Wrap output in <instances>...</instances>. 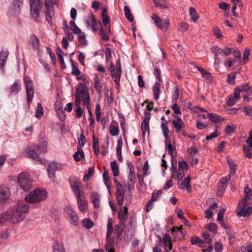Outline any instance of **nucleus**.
<instances>
[{
    "label": "nucleus",
    "instance_id": "nucleus-1",
    "mask_svg": "<svg viewBox=\"0 0 252 252\" xmlns=\"http://www.w3.org/2000/svg\"><path fill=\"white\" fill-rule=\"evenodd\" d=\"M30 207L24 203H20L12 207L9 212L0 215V223L10 220L13 223H19L25 217V214L29 212Z\"/></svg>",
    "mask_w": 252,
    "mask_h": 252
},
{
    "label": "nucleus",
    "instance_id": "nucleus-2",
    "mask_svg": "<svg viewBox=\"0 0 252 252\" xmlns=\"http://www.w3.org/2000/svg\"><path fill=\"white\" fill-rule=\"evenodd\" d=\"M47 197V192L45 189L36 188L25 196V199L29 203H36L45 200Z\"/></svg>",
    "mask_w": 252,
    "mask_h": 252
},
{
    "label": "nucleus",
    "instance_id": "nucleus-3",
    "mask_svg": "<svg viewBox=\"0 0 252 252\" xmlns=\"http://www.w3.org/2000/svg\"><path fill=\"white\" fill-rule=\"evenodd\" d=\"M81 87H82V89H84L85 90H87V88L86 86L83 84V83H79L78 86L76 88V91L75 93V105L77 107V109L75 110L76 112V117L77 118H80L81 117L83 111L82 109L81 108V101H82V96L81 94Z\"/></svg>",
    "mask_w": 252,
    "mask_h": 252
},
{
    "label": "nucleus",
    "instance_id": "nucleus-4",
    "mask_svg": "<svg viewBox=\"0 0 252 252\" xmlns=\"http://www.w3.org/2000/svg\"><path fill=\"white\" fill-rule=\"evenodd\" d=\"M42 0H29L30 5V14L34 21L38 23L40 21L39 19L40 11L41 8V1Z\"/></svg>",
    "mask_w": 252,
    "mask_h": 252
},
{
    "label": "nucleus",
    "instance_id": "nucleus-5",
    "mask_svg": "<svg viewBox=\"0 0 252 252\" xmlns=\"http://www.w3.org/2000/svg\"><path fill=\"white\" fill-rule=\"evenodd\" d=\"M113 231L112 219L109 218L107 224L106 241L105 248L108 252H114V243L111 240V235Z\"/></svg>",
    "mask_w": 252,
    "mask_h": 252
},
{
    "label": "nucleus",
    "instance_id": "nucleus-6",
    "mask_svg": "<svg viewBox=\"0 0 252 252\" xmlns=\"http://www.w3.org/2000/svg\"><path fill=\"white\" fill-rule=\"evenodd\" d=\"M18 182L20 188L24 190H28L32 187V181L27 172L20 173L18 177Z\"/></svg>",
    "mask_w": 252,
    "mask_h": 252
},
{
    "label": "nucleus",
    "instance_id": "nucleus-7",
    "mask_svg": "<svg viewBox=\"0 0 252 252\" xmlns=\"http://www.w3.org/2000/svg\"><path fill=\"white\" fill-rule=\"evenodd\" d=\"M57 0H45V18L46 20L50 25L52 24V19L54 16L55 12L54 8V3L56 2Z\"/></svg>",
    "mask_w": 252,
    "mask_h": 252
},
{
    "label": "nucleus",
    "instance_id": "nucleus-8",
    "mask_svg": "<svg viewBox=\"0 0 252 252\" xmlns=\"http://www.w3.org/2000/svg\"><path fill=\"white\" fill-rule=\"evenodd\" d=\"M110 70L112 77L115 78L114 82L118 86H119L122 72L120 61L118 60L116 61L115 63V68L113 64L112 63L110 67Z\"/></svg>",
    "mask_w": 252,
    "mask_h": 252
},
{
    "label": "nucleus",
    "instance_id": "nucleus-9",
    "mask_svg": "<svg viewBox=\"0 0 252 252\" xmlns=\"http://www.w3.org/2000/svg\"><path fill=\"white\" fill-rule=\"evenodd\" d=\"M170 171L172 173L171 177L178 180V184L180 185V182L182 181L185 176V171L182 169H176V160H174L173 158L171 160Z\"/></svg>",
    "mask_w": 252,
    "mask_h": 252
},
{
    "label": "nucleus",
    "instance_id": "nucleus-10",
    "mask_svg": "<svg viewBox=\"0 0 252 252\" xmlns=\"http://www.w3.org/2000/svg\"><path fill=\"white\" fill-rule=\"evenodd\" d=\"M24 84L26 89L27 100L29 105L32 102L33 97L34 90L32 80L29 77L24 78Z\"/></svg>",
    "mask_w": 252,
    "mask_h": 252
},
{
    "label": "nucleus",
    "instance_id": "nucleus-11",
    "mask_svg": "<svg viewBox=\"0 0 252 252\" xmlns=\"http://www.w3.org/2000/svg\"><path fill=\"white\" fill-rule=\"evenodd\" d=\"M247 86V84L244 83L236 88L233 95H231L229 97L227 105L230 106H233L240 99V93L243 92L245 88Z\"/></svg>",
    "mask_w": 252,
    "mask_h": 252
},
{
    "label": "nucleus",
    "instance_id": "nucleus-12",
    "mask_svg": "<svg viewBox=\"0 0 252 252\" xmlns=\"http://www.w3.org/2000/svg\"><path fill=\"white\" fill-rule=\"evenodd\" d=\"M65 212L67 215V219L69 223L74 226H77L79 223L78 217L70 205H67L65 207Z\"/></svg>",
    "mask_w": 252,
    "mask_h": 252
},
{
    "label": "nucleus",
    "instance_id": "nucleus-13",
    "mask_svg": "<svg viewBox=\"0 0 252 252\" xmlns=\"http://www.w3.org/2000/svg\"><path fill=\"white\" fill-rule=\"evenodd\" d=\"M211 51L215 56V60L218 62H220V56H227L230 55L232 52L231 48L225 47L221 49L218 46H213L211 48Z\"/></svg>",
    "mask_w": 252,
    "mask_h": 252
},
{
    "label": "nucleus",
    "instance_id": "nucleus-14",
    "mask_svg": "<svg viewBox=\"0 0 252 252\" xmlns=\"http://www.w3.org/2000/svg\"><path fill=\"white\" fill-rule=\"evenodd\" d=\"M151 18L154 21L156 26L161 30H166L169 25V20L167 18L163 20L156 14H152Z\"/></svg>",
    "mask_w": 252,
    "mask_h": 252
},
{
    "label": "nucleus",
    "instance_id": "nucleus-15",
    "mask_svg": "<svg viewBox=\"0 0 252 252\" xmlns=\"http://www.w3.org/2000/svg\"><path fill=\"white\" fill-rule=\"evenodd\" d=\"M71 189L75 196L81 194L79 189L80 183L78 178L75 176H72L69 179Z\"/></svg>",
    "mask_w": 252,
    "mask_h": 252
},
{
    "label": "nucleus",
    "instance_id": "nucleus-16",
    "mask_svg": "<svg viewBox=\"0 0 252 252\" xmlns=\"http://www.w3.org/2000/svg\"><path fill=\"white\" fill-rule=\"evenodd\" d=\"M86 25L88 28H92L94 32L98 29L101 28V23L96 21L92 14L86 20Z\"/></svg>",
    "mask_w": 252,
    "mask_h": 252
},
{
    "label": "nucleus",
    "instance_id": "nucleus-17",
    "mask_svg": "<svg viewBox=\"0 0 252 252\" xmlns=\"http://www.w3.org/2000/svg\"><path fill=\"white\" fill-rule=\"evenodd\" d=\"M81 94L82 96V103L84 106H86L88 110V112L89 114V118L93 117V114L90 110V96L89 94V93L87 90H85V89H82V87H81Z\"/></svg>",
    "mask_w": 252,
    "mask_h": 252
},
{
    "label": "nucleus",
    "instance_id": "nucleus-18",
    "mask_svg": "<svg viewBox=\"0 0 252 252\" xmlns=\"http://www.w3.org/2000/svg\"><path fill=\"white\" fill-rule=\"evenodd\" d=\"M127 211V207L124 206L123 208H121L118 212L119 223L124 227H126V223L128 218Z\"/></svg>",
    "mask_w": 252,
    "mask_h": 252
},
{
    "label": "nucleus",
    "instance_id": "nucleus-19",
    "mask_svg": "<svg viewBox=\"0 0 252 252\" xmlns=\"http://www.w3.org/2000/svg\"><path fill=\"white\" fill-rule=\"evenodd\" d=\"M247 204L242 201L239 203L238 207L240 211L237 213V214L240 216H248L252 213V206H247Z\"/></svg>",
    "mask_w": 252,
    "mask_h": 252
},
{
    "label": "nucleus",
    "instance_id": "nucleus-20",
    "mask_svg": "<svg viewBox=\"0 0 252 252\" xmlns=\"http://www.w3.org/2000/svg\"><path fill=\"white\" fill-rule=\"evenodd\" d=\"M24 157L31 158H36L38 157V153L36 145H32L26 148L23 152Z\"/></svg>",
    "mask_w": 252,
    "mask_h": 252
},
{
    "label": "nucleus",
    "instance_id": "nucleus-21",
    "mask_svg": "<svg viewBox=\"0 0 252 252\" xmlns=\"http://www.w3.org/2000/svg\"><path fill=\"white\" fill-rule=\"evenodd\" d=\"M160 242L163 243L165 251L168 252L170 251L172 249V243L171 238L168 234L163 235L162 238L158 236Z\"/></svg>",
    "mask_w": 252,
    "mask_h": 252
},
{
    "label": "nucleus",
    "instance_id": "nucleus-22",
    "mask_svg": "<svg viewBox=\"0 0 252 252\" xmlns=\"http://www.w3.org/2000/svg\"><path fill=\"white\" fill-rule=\"evenodd\" d=\"M77 198V205L79 210L83 213L86 212L87 207V202L83 194H81L76 196Z\"/></svg>",
    "mask_w": 252,
    "mask_h": 252
},
{
    "label": "nucleus",
    "instance_id": "nucleus-23",
    "mask_svg": "<svg viewBox=\"0 0 252 252\" xmlns=\"http://www.w3.org/2000/svg\"><path fill=\"white\" fill-rule=\"evenodd\" d=\"M172 124L175 129V132L178 133L180 132L181 129L185 127V123L179 116L175 117V120L172 121Z\"/></svg>",
    "mask_w": 252,
    "mask_h": 252
},
{
    "label": "nucleus",
    "instance_id": "nucleus-24",
    "mask_svg": "<svg viewBox=\"0 0 252 252\" xmlns=\"http://www.w3.org/2000/svg\"><path fill=\"white\" fill-rule=\"evenodd\" d=\"M58 168V166L56 162H51L48 165L47 171L48 177L50 179H54L55 178V173Z\"/></svg>",
    "mask_w": 252,
    "mask_h": 252
},
{
    "label": "nucleus",
    "instance_id": "nucleus-25",
    "mask_svg": "<svg viewBox=\"0 0 252 252\" xmlns=\"http://www.w3.org/2000/svg\"><path fill=\"white\" fill-rule=\"evenodd\" d=\"M116 196L117 204L119 206H121L123 205L124 200L125 189L123 187L117 188Z\"/></svg>",
    "mask_w": 252,
    "mask_h": 252
},
{
    "label": "nucleus",
    "instance_id": "nucleus-26",
    "mask_svg": "<svg viewBox=\"0 0 252 252\" xmlns=\"http://www.w3.org/2000/svg\"><path fill=\"white\" fill-rule=\"evenodd\" d=\"M55 109L61 121L63 122L65 118V115L63 107L60 102H57L55 105Z\"/></svg>",
    "mask_w": 252,
    "mask_h": 252
},
{
    "label": "nucleus",
    "instance_id": "nucleus-27",
    "mask_svg": "<svg viewBox=\"0 0 252 252\" xmlns=\"http://www.w3.org/2000/svg\"><path fill=\"white\" fill-rule=\"evenodd\" d=\"M10 196V191L7 187H0V202L6 200Z\"/></svg>",
    "mask_w": 252,
    "mask_h": 252
},
{
    "label": "nucleus",
    "instance_id": "nucleus-28",
    "mask_svg": "<svg viewBox=\"0 0 252 252\" xmlns=\"http://www.w3.org/2000/svg\"><path fill=\"white\" fill-rule=\"evenodd\" d=\"M73 33L77 35L78 40L82 45L84 46L87 45V41L86 39L85 34V33L81 32V29L78 27H76L75 31Z\"/></svg>",
    "mask_w": 252,
    "mask_h": 252
},
{
    "label": "nucleus",
    "instance_id": "nucleus-29",
    "mask_svg": "<svg viewBox=\"0 0 252 252\" xmlns=\"http://www.w3.org/2000/svg\"><path fill=\"white\" fill-rule=\"evenodd\" d=\"M245 198L242 201L245 203L250 204L252 202V190L247 186L244 189Z\"/></svg>",
    "mask_w": 252,
    "mask_h": 252
},
{
    "label": "nucleus",
    "instance_id": "nucleus-30",
    "mask_svg": "<svg viewBox=\"0 0 252 252\" xmlns=\"http://www.w3.org/2000/svg\"><path fill=\"white\" fill-rule=\"evenodd\" d=\"M160 83L159 81H156L154 85L152 87V91L154 94V98L157 101L159 99L160 94Z\"/></svg>",
    "mask_w": 252,
    "mask_h": 252
},
{
    "label": "nucleus",
    "instance_id": "nucleus-31",
    "mask_svg": "<svg viewBox=\"0 0 252 252\" xmlns=\"http://www.w3.org/2000/svg\"><path fill=\"white\" fill-rule=\"evenodd\" d=\"M9 54L7 50H2L0 52V67L3 70Z\"/></svg>",
    "mask_w": 252,
    "mask_h": 252
},
{
    "label": "nucleus",
    "instance_id": "nucleus-32",
    "mask_svg": "<svg viewBox=\"0 0 252 252\" xmlns=\"http://www.w3.org/2000/svg\"><path fill=\"white\" fill-rule=\"evenodd\" d=\"M195 67L201 73L202 76L205 79L210 81L212 80L213 76L210 73L205 70L202 67L195 65Z\"/></svg>",
    "mask_w": 252,
    "mask_h": 252
},
{
    "label": "nucleus",
    "instance_id": "nucleus-33",
    "mask_svg": "<svg viewBox=\"0 0 252 252\" xmlns=\"http://www.w3.org/2000/svg\"><path fill=\"white\" fill-rule=\"evenodd\" d=\"M230 176H229V175L226 178H222L219 181V184L220 185H219V191H221V194H222L226 188L228 181L230 179Z\"/></svg>",
    "mask_w": 252,
    "mask_h": 252
},
{
    "label": "nucleus",
    "instance_id": "nucleus-34",
    "mask_svg": "<svg viewBox=\"0 0 252 252\" xmlns=\"http://www.w3.org/2000/svg\"><path fill=\"white\" fill-rule=\"evenodd\" d=\"M207 115L210 120L214 123H219L224 121V119L218 114L208 113Z\"/></svg>",
    "mask_w": 252,
    "mask_h": 252
},
{
    "label": "nucleus",
    "instance_id": "nucleus-35",
    "mask_svg": "<svg viewBox=\"0 0 252 252\" xmlns=\"http://www.w3.org/2000/svg\"><path fill=\"white\" fill-rule=\"evenodd\" d=\"M168 124V121L162 122L160 126L162 133L166 140H167L169 138V130L167 126Z\"/></svg>",
    "mask_w": 252,
    "mask_h": 252
},
{
    "label": "nucleus",
    "instance_id": "nucleus-36",
    "mask_svg": "<svg viewBox=\"0 0 252 252\" xmlns=\"http://www.w3.org/2000/svg\"><path fill=\"white\" fill-rule=\"evenodd\" d=\"M190 177H187L185 178L184 182H180V185H178L179 186V189H183V186L185 187V188L189 191L191 189V186L190 185Z\"/></svg>",
    "mask_w": 252,
    "mask_h": 252
},
{
    "label": "nucleus",
    "instance_id": "nucleus-37",
    "mask_svg": "<svg viewBox=\"0 0 252 252\" xmlns=\"http://www.w3.org/2000/svg\"><path fill=\"white\" fill-rule=\"evenodd\" d=\"M92 201L94 207L98 208L100 206V196L96 192H93L91 195Z\"/></svg>",
    "mask_w": 252,
    "mask_h": 252
},
{
    "label": "nucleus",
    "instance_id": "nucleus-38",
    "mask_svg": "<svg viewBox=\"0 0 252 252\" xmlns=\"http://www.w3.org/2000/svg\"><path fill=\"white\" fill-rule=\"evenodd\" d=\"M21 91V85L19 80H16L10 86V93L17 94Z\"/></svg>",
    "mask_w": 252,
    "mask_h": 252
},
{
    "label": "nucleus",
    "instance_id": "nucleus-39",
    "mask_svg": "<svg viewBox=\"0 0 252 252\" xmlns=\"http://www.w3.org/2000/svg\"><path fill=\"white\" fill-rule=\"evenodd\" d=\"M36 146V149L38 154L44 153L47 152V143L45 141L40 143Z\"/></svg>",
    "mask_w": 252,
    "mask_h": 252
},
{
    "label": "nucleus",
    "instance_id": "nucleus-40",
    "mask_svg": "<svg viewBox=\"0 0 252 252\" xmlns=\"http://www.w3.org/2000/svg\"><path fill=\"white\" fill-rule=\"evenodd\" d=\"M103 178L104 183L106 186L108 191H110V179L109 176L108 171L107 170H105L103 173Z\"/></svg>",
    "mask_w": 252,
    "mask_h": 252
},
{
    "label": "nucleus",
    "instance_id": "nucleus-41",
    "mask_svg": "<svg viewBox=\"0 0 252 252\" xmlns=\"http://www.w3.org/2000/svg\"><path fill=\"white\" fill-rule=\"evenodd\" d=\"M30 43L35 49H39V41L37 37L34 35H32L30 38Z\"/></svg>",
    "mask_w": 252,
    "mask_h": 252
},
{
    "label": "nucleus",
    "instance_id": "nucleus-42",
    "mask_svg": "<svg viewBox=\"0 0 252 252\" xmlns=\"http://www.w3.org/2000/svg\"><path fill=\"white\" fill-rule=\"evenodd\" d=\"M24 0H13L12 5L14 7L15 10L18 13L21 11V7L23 5Z\"/></svg>",
    "mask_w": 252,
    "mask_h": 252
},
{
    "label": "nucleus",
    "instance_id": "nucleus-43",
    "mask_svg": "<svg viewBox=\"0 0 252 252\" xmlns=\"http://www.w3.org/2000/svg\"><path fill=\"white\" fill-rule=\"evenodd\" d=\"M53 252H65L63 244L58 242H55L53 245Z\"/></svg>",
    "mask_w": 252,
    "mask_h": 252
},
{
    "label": "nucleus",
    "instance_id": "nucleus-44",
    "mask_svg": "<svg viewBox=\"0 0 252 252\" xmlns=\"http://www.w3.org/2000/svg\"><path fill=\"white\" fill-rule=\"evenodd\" d=\"M227 162L229 165L231 170L229 176H231V175H234L235 171L237 170V165L234 163V160L231 158H228L227 159Z\"/></svg>",
    "mask_w": 252,
    "mask_h": 252
},
{
    "label": "nucleus",
    "instance_id": "nucleus-45",
    "mask_svg": "<svg viewBox=\"0 0 252 252\" xmlns=\"http://www.w3.org/2000/svg\"><path fill=\"white\" fill-rule=\"evenodd\" d=\"M110 166L111 170L113 172V175L115 177L118 176L119 174V166L117 164V162L115 160L111 162Z\"/></svg>",
    "mask_w": 252,
    "mask_h": 252
},
{
    "label": "nucleus",
    "instance_id": "nucleus-46",
    "mask_svg": "<svg viewBox=\"0 0 252 252\" xmlns=\"http://www.w3.org/2000/svg\"><path fill=\"white\" fill-rule=\"evenodd\" d=\"M73 158L76 161H79L81 158H84V153L81 148H78L77 151L73 155Z\"/></svg>",
    "mask_w": 252,
    "mask_h": 252
},
{
    "label": "nucleus",
    "instance_id": "nucleus-47",
    "mask_svg": "<svg viewBox=\"0 0 252 252\" xmlns=\"http://www.w3.org/2000/svg\"><path fill=\"white\" fill-rule=\"evenodd\" d=\"M163 193L162 190H156L153 192L152 194V197L151 198V201L155 202L158 201L161 196Z\"/></svg>",
    "mask_w": 252,
    "mask_h": 252
},
{
    "label": "nucleus",
    "instance_id": "nucleus-48",
    "mask_svg": "<svg viewBox=\"0 0 252 252\" xmlns=\"http://www.w3.org/2000/svg\"><path fill=\"white\" fill-rule=\"evenodd\" d=\"M126 227H124L120 224L114 226L115 234L116 235L118 238L120 237L123 234V232Z\"/></svg>",
    "mask_w": 252,
    "mask_h": 252
},
{
    "label": "nucleus",
    "instance_id": "nucleus-49",
    "mask_svg": "<svg viewBox=\"0 0 252 252\" xmlns=\"http://www.w3.org/2000/svg\"><path fill=\"white\" fill-rule=\"evenodd\" d=\"M141 129L142 131V136L144 137L147 131L149 132V122L142 121L141 125Z\"/></svg>",
    "mask_w": 252,
    "mask_h": 252
},
{
    "label": "nucleus",
    "instance_id": "nucleus-50",
    "mask_svg": "<svg viewBox=\"0 0 252 252\" xmlns=\"http://www.w3.org/2000/svg\"><path fill=\"white\" fill-rule=\"evenodd\" d=\"M93 149L95 155H98L99 152V148L98 145V139L95 138L94 135L93 137Z\"/></svg>",
    "mask_w": 252,
    "mask_h": 252
},
{
    "label": "nucleus",
    "instance_id": "nucleus-51",
    "mask_svg": "<svg viewBox=\"0 0 252 252\" xmlns=\"http://www.w3.org/2000/svg\"><path fill=\"white\" fill-rule=\"evenodd\" d=\"M43 115V108L42 104L40 103L37 104V107L36 110L35 117L38 119H40Z\"/></svg>",
    "mask_w": 252,
    "mask_h": 252
},
{
    "label": "nucleus",
    "instance_id": "nucleus-52",
    "mask_svg": "<svg viewBox=\"0 0 252 252\" xmlns=\"http://www.w3.org/2000/svg\"><path fill=\"white\" fill-rule=\"evenodd\" d=\"M125 11V14L126 18L130 22H132L133 20V17L132 14L130 13V10L128 6L125 5L124 8Z\"/></svg>",
    "mask_w": 252,
    "mask_h": 252
},
{
    "label": "nucleus",
    "instance_id": "nucleus-53",
    "mask_svg": "<svg viewBox=\"0 0 252 252\" xmlns=\"http://www.w3.org/2000/svg\"><path fill=\"white\" fill-rule=\"evenodd\" d=\"M82 223L84 227L90 229L94 225V222L89 219H85L82 220Z\"/></svg>",
    "mask_w": 252,
    "mask_h": 252
},
{
    "label": "nucleus",
    "instance_id": "nucleus-54",
    "mask_svg": "<svg viewBox=\"0 0 252 252\" xmlns=\"http://www.w3.org/2000/svg\"><path fill=\"white\" fill-rule=\"evenodd\" d=\"M189 15L191 16V19L194 22H196L199 18L198 15L196 13V11L194 8L192 7H189Z\"/></svg>",
    "mask_w": 252,
    "mask_h": 252
},
{
    "label": "nucleus",
    "instance_id": "nucleus-55",
    "mask_svg": "<svg viewBox=\"0 0 252 252\" xmlns=\"http://www.w3.org/2000/svg\"><path fill=\"white\" fill-rule=\"evenodd\" d=\"M94 167H91L88 169V173L86 174L83 177V181L84 182H86L90 180V178L94 173Z\"/></svg>",
    "mask_w": 252,
    "mask_h": 252
},
{
    "label": "nucleus",
    "instance_id": "nucleus-56",
    "mask_svg": "<svg viewBox=\"0 0 252 252\" xmlns=\"http://www.w3.org/2000/svg\"><path fill=\"white\" fill-rule=\"evenodd\" d=\"M243 150L245 156L247 158L252 157V148L248 147L247 145L243 146Z\"/></svg>",
    "mask_w": 252,
    "mask_h": 252
},
{
    "label": "nucleus",
    "instance_id": "nucleus-57",
    "mask_svg": "<svg viewBox=\"0 0 252 252\" xmlns=\"http://www.w3.org/2000/svg\"><path fill=\"white\" fill-rule=\"evenodd\" d=\"M190 241L192 245L197 244L199 247H201L203 244V241L200 239L198 237L195 236L190 238Z\"/></svg>",
    "mask_w": 252,
    "mask_h": 252
},
{
    "label": "nucleus",
    "instance_id": "nucleus-58",
    "mask_svg": "<svg viewBox=\"0 0 252 252\" xmlns=\"http://www.w3.org/2000/svg\"><path fill=\"white\" fill-rule=\"evenodd\" d=\"M236 75V72L228 74L226 82L230 84L234 85L235 83Z\"/></svg>",
    "mask_w": 252,
    "mask_h": 252
},
{
    "label": "nucleus",
    "instance_id": "nucleus-59",
    "mask_svg": "<svg viewBox=\"0 0 252 252\" xmlns=\"http://www.w3.org/2000/svg\"><path fill=\"white\" fill-rule=\"evenodd\" d=\"M154 74L157 78L156 81H159L160 83L162 81V78L161 76L160 70L157 66L154 68Z\"/></svg>",
    "mask_w": 252,
    "mask_h": 252
},
{
    "label": "nucleus",
    "instance_id": "nucleus-60",
    "mask_svg": "<svg viewBox=\"0 0 252 252\" xmlns=\"http://www.w3.org/2000/svg\"><path fill=\"white\" fill-rule=\"evenodd\" d=\"M109 131L111 135L116 136L119 133V129L117 126H111L109 127Z\"/></svg>",
    "mask_w": 252,
    "mask_h": 252
},
{
    "label": "nucleus",
    "instance_id": "nucleus-61",
    "mask_svg": "<svg viewBox=\"0 0 252 252\" xmlns=\"http://www.w3.org/2000/svg\"><path fill=\"white\" fill-rule=\"evenodd\" d=\"M236 128V125H227L225 127V132L227 134H230L233 133Z\"/></svg>",
    "mask_w": 252,
    "mask_h": 252
},
{
    "label": "nucleus",
    "instance_id": "nucleus-62",
    "mask_svg": "<svg viewBox=\"0 0 252 252\" xmlns=\"http://www.w3.org/2000/svg\"><path fill=\"white\" fill-rule=\"evenodd\" d=\"M227 235L229 236V240L230 243H233L234 242V238H235V233L234 232L231 230V229H229L228 231H226Z\"/></svg>",
    "mask_w": 252,
    "mask_h": 252
},
{
    "label": "nucleus",
    "instance_id": "nucleus-63",
    "mask_svg": "<svg viewBox=\"0 0 252 252\" xmlns=\"http://www.w3.org/2000/svg\"><path fill=\"white\" fill-rule=\"evenodd\" d=\"M101 106L99 103L96 104L95 107V115H96V119L97 121H99L100 120V118L101 115Z\"/></svg>",
    "mask_w": 252,
    "mask_h": 252
},
{
    "label": "nucleus",
    "instance_id": "nucleus-64",
    "mask_svg": "<svg viewBox=\"0 0 252 252\" xmlns=\"http://www.w3.org/2000/svg\"><path fill=\"white\" fill-rule=\"evenodd\" d=\"M206 228L214 234H216L217 232V226L215 223H210Z\"/></svg>",
    "mask_w": 252,
    "mask_h": 252
}]
</instances>
